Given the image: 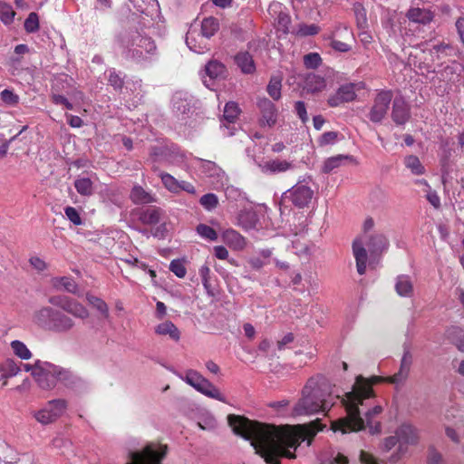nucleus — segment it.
<instances>
[{"instance_id": "obj_1", "label": "nucleus", "mask_w": 464, "mask_h": 464, "mask_svg": "<svg viewBox=\"0 0 464 464\" xmlns=\"http://www.w3.org/2000/svg\"><path fill=\"white\" fill-rule=\"evenodd\" d=\"M227 421L235 434L250 440L256 453L267 464H279L281 458L295 459L298 445L305 440L310 445L313 438L324 427L316 420L308 424L279 428L233 414L227 416Z\"/></svg>"}, {"instance_id": "obj_2", "label": "nucleus", "mask_w": 464, "mask_h": 464, "mask_svg": "<svg viewBox=\"0 0 464 464\" xmlns=\"http://www.w3.org/2000/svg\"><path fill=\"white\" fill-rule=\"evenodd\" d=\"M381 377L364 378L358 375L352 387L342 399L347 416L332 422V430L345 434L350 431L362 430L368 427L372 434L381 432V422L378 417L382 412L381 405H372L374 398L372 385L380 382Z\"/></svg>"}, {"instance_id": "obj_3", "label": "nucleus", "mask_w": 464, "mask_h": 464, "mask_svg": "<svg viewBox=\"0 0 464 464\" xmlns=\"http://www.w3.org/2000/svg\"><path fill=\"white\" fill-rule=\"evenodd\" d=\"M338 398L333 394L332 384L324 377H312L304 386L301 398L293 408V414L301 416L326 412Z\"/></svg>"}, {"instance_id": "obj_4", "label": "nucleus", "mask_w": 464, "mask_h": 464, "mask_svg": "<svg viewBox=\"0 0 464 464\" xmlns=\"http://www.w3.org/2000/svg\"><path fill=\"white\" fill-rule=\"evenodd\" d=\"M118 42L122 49V55L137 63L150 62L157 54L154 41L145 33L139 30H129L121 34Z\"/></svg>"}, {"instance_id": "obj_5", "label": "nucleus", "mask_w": 464, "mask_h": 464, "mask_svg": "<svg viewBox=\"0 0 464 464\" xmlns=\"http://www.w3.org/2000/svg\"><path fill=\"white\" fill-rule=\"evenodd\" d=\"M420 440L419 430L409 422L401 423L394 431V435L384 439L382 451L389 452L395 448L389 456L388 461L395 464L410 453V447L416 446Z\"/></svg>"}, {"instance_id": "obj_6", "label": "nucleus", "mask_w": 464, "mask_h": 464, "mask_svg": "<svg viewBox=\"0 0 464 464\" xmlns=\"http://www.w3.org/2000/svg\"><path fill=\"white\" fill-rule=\"evenodd\" d=\"M389 241L382 233H372L371 235H361L354 239L353 243V253L356 261V269L358 274L363 275L367 266L368 247L372 254L382 252L388 248Z\"/></svg>"}, {"instance_id": "obj_7", "label": "nucleus", "mask_w": 464, "mask_h": 464, "mask_svg": "<svg viewBox=\"0 0 464 464\" xmlns=\"http://www.w3.org/2000/svg\"><path fill=\"white\" fill-rule=\"evenodd\" d=\"M34 378L41 389L50 390L55 386L57 382H62L65 385L72 384L74 377L66 369L48 362L37 361L34 370Z\"/></svg>"}, {"instance_id": "obj_8", "label": "nucleus", "mask_w": 464, "mask_h": 464, "mask_svg": "<svg viewBox=\"0 0 464 464\" xmlns=\"http://www.w3.org/2000/svg\"><path fill=\"white\" fill-rule=\"evenodd\" d=\"M167 453V445L149 442L142 448L130 451L125 464H162Z\"/></svg>"}, {"instance_id": "obj_9", "label": "nucleus", "mask_w": 464, "mask_h": 464, "mask_svg": "<svg viewBox=\"0 0 464 464\" xmlns=\"http://www.w3.org/2000/svg\"><path fill=\"white\" fill-rule=\"evenodd\" d=\"M183 380L200 393L222 402L226 401L225 396L219 390L198 372L188 371Z\"/></svg>"}, {"instance_id": "obj_10", "label": "nucleus", "mask_w": 464, "mask_h": 464, "mask_svg": "<svg viewBox=\"0 0 464 464\" xmlns=\"http://www.w3.org/2000/svg\"><path fill=\"white\" fill-rule=\"evenodd\" d=\"M67 408L64 400L58 399L50 401L46 406L33 412L34 418L43 425H48L59 419Z\"/></svg>"}, {"instance_id": "obj_11", "label": "nucleus", "mask_w": 464, "mask_h": 464, "mask_svg": "<svg viewBox=\"0 0 464 464\" xmlns=\"http://www.w3.org/2000/svg\"><path fill=\"white\" fill-rule=\"evenodd\" d=\"M364 88L365 84L363 82L343 84L328 98V104L331 107H338L343 103L351 102L356 99L357 92Z\"/></svg>"}, {"instance_id": "obj_12", "label": "nucleus", "mask_w": 464, "mask_h": 464, "mask_svg": "<svg viewBox=\"0 0 464 464\" xmlns=\"http://www.w3.org/2000/svg\"><path fill=\"white\" fill-rule=\"evenodd\" d=\"M392 100L391 91H381L374 98L373 104L369 111V119L374 123L381 122L386 116Z\"/></svg>"}, {"instance_id": "obj_13", "label": "nucleus", "mask_w": 464, "mask_h": 464, "mask_svg": "<svg viewBox=\"0 0 464 464\" xmlns=\"http://www.w3.org/2000/svg\"><path fill=\"white\" fill-rule=\"evenodd\" d=\"M420 0H414L406 13L409 21L420 24H427L434 18V13L427 7L420 6Z\"/></svg>"}, {"instance_id": "obj_14", "label": "nucleus", "mask_w": 464, "mask_h": 464, "mask_svg": "<svg viewBox=\"0 0 464 464\" xmlns=\"http://www.w3.org/2000/svg\"><path fill=\"white\" fill-rule=\"evenodd\" d=\"M289 198L292 203L298 208L306 207L313 198V189L305 184H296L289 189Z\"/></svg>"}, {"instance_id": "obj_15", "label": "nucleus", "mask_w": 464, "mask_h": 464, "mask_svg": "<svg viewBox=\"0 0 464 464\" xmlns=\"http://www.w3.org/2000/svg\"><path fill=\"white\" fill-rule=\"evenodd\" d=\"M186 44L197 53H204L209 49L208 41L194 26H191L186 34Z\"/></svg>"}, {"instance_id": "obj_16", "label": "nucleus", "mask_w": 464, "mask_h": 464, "mask_svg": "<svg viewBox=\"0 0 464 464\" xmlns=\"http://www.w3.org/2000/svg\"><path fill=\"white\" fill-rule=\"evenodd\" d=\"M258 167L264 174H278L295 169V164L294 161L275 159L260 163Z\"/></svg>"}, {"instance_id": "obj_17", "label": "nucleus", "mask_w": 464, "mask_h": 464, "mask_svg": "<svg viewBox=\"0 0 464 464\" xmlns=\"http://www.w3.org/2000/svg\"><path fill=\"white\" fill-rule=\"evenodd\" d=\"M412 364V353L409 345L403 346V355L401 361L400 370L392 377L390 378V382L392 383H401L404 382L411 370Z\"/></svg>"}, {"instance_id": "obj_18", "label": "nucleus", "mask_w": 464, "mask_h": 464, "mask_svg": "<svg viewBox=\"0 0 464 464\" xmlns=\"http://www.w3.org/2000/svg\"><path fill=\"white\" fill-rule=\"evenodd\" d=\"M221 237L223 242L233 250L240 251L246 246V238L235 229H226Z\"/></svg>"}, {"instance_id": "obj_19", "label": "nucleus", "mask_w": 464, "mask_h": 464, "mask_svg": "<svg viewBox=\"0 0 464 464\" xmlns=\"http://www.w3.org/2000/svg\"><path fill=\"white\" fill-rule=\"evenodd\" d=\"M60 306L64 312L80 319H86L90 314L88 309L76 300L65 298Z\"/></svg>"}, {"instance_id": "obj_20", "label": "nucleus", "mask_w": 464, "mask_h": 464, "mask_svg": "<svg viewBox=\"0 0 464 464\" xmlns=\"http://www.w3.org/2000/svg\"><path fill=\"white\" fill-rule=\"evenodd\" d=\"M392 117L395 123L404 124L410 118V108L402 98L393 101Z\"/></svg>"}, {"instance_id": "obj_21", "label": "nucleus", "mask_w": 464, "mask_h": 464, "mask_svg": "<svg viewBox=\"0 0 464 464\" xmlns=\"http://www.w3.org/2000/svg\"><path fill=\"white\" fill-rule=\"evenodd\" d=\"M257 105L262 113L263 121L268 126L275 125L277 119V111L275 104L270 100L263 98L258 101Z\"/></svg>"}, {"instance_id": "obj_22", "label": "nucleus", "mask_w": 464, "mask_h": 464, "mask_svg": "<svg viewBox=\"0 0 464 464\" xmlns=\"http://www.w3.org/2000/svg\"><path fill=\"white\" fill-rule=\"evenodd\" d=\"M75 323L70 316L66 315L61 311L56 310L50 330L56 333H67L71 331Z\"/></svg>"}, {"instance_id": "obj_23", "label": "nucleus", "mask_w": 464, "mask_h": 464, "mask_svg": "<svg viewBox=\"0 0 464 464\" xmlns=\"http://www.w3.org/2000/svg\"><path fill=\"white\" fill-rule=\"evenodd\" d=\"M258 216L253 209H243L237 217V225L248 231L257 227Z\"/></svg>"}, {"instance_id": "obj_24", "label": "nucleus", "mask_w": 464, "mask_h": 464, "mask_svg": "<svg viewBox=\"0 0 464 464\" xmlns=\"http://www.w3.org/2000/svg\"><path fill=\"white\" fill-rule=\"evenodd\" d=\"M56 310L52 307H43L34 314V322L41 327L51 329Z\"/></svg>"}, {"instance_id": "obj_25", "label": "nucleus", "mask_w": 464, "mask_h": 464, "mask_svg": "<svg viewBox=\"0 0 464 464\" xmlns=\"http://www.w3.org/2000/svg\"><path fill=\"white\" fill-rule=\"evenodd\" d=\"M134 9L147 16H153L159 11L157 0H130Z\"/></svg>"}, {"instance_id": "obj_26", "label": "nucleus", "mask_w": 464, "mask_h": 464, "mask_svg": "<svg viewBox=\"0 0 464 464\" xmlns=\"http://www.w3.org/2000/svg\"><path fill=\"white\" fill-rule=\"evenodd\" d=\"M394 287L396 293L401 297H411L413 295V284L409 276H398Z\"/></svg>"}, {"instance_id": "obj_27", "label": "nucleus", "mask_w": 464, "mask_h": 464, "mask_svg": "<svg viewBox=\"0 0 464 464\" xmlns=\"http://www.w3.org/2000/svg\"><path fill=\"white\" fill-rule=\"evenodd\" d=\"M155 333L159 335L169 336L175 342L180 339V332L171 321H165L158 324L155 327Z\"/></svg>"}, {"instance_id": "obj_28", "label": "nucleus", "mask_w": 464, "mask_h": 464, "mask_svg": "<svg viewBox=\"0 0 464 464\" xmlns=\"http://www.w3.org/2000/svg\"><path fill=\"white\" fill-rule=\"evenodd\" d=\"M352 157L348 155H336L326 159L322 166L324 173H331L345 164L346 161L352 160Z\"/></svg>"}, {"instance_id": "obj_29", "label": "nucleus", "mask_w": 464, "mask_h": 464, "mask_svg": "<svg viewBox=\"0 0 464 464\" xmlns=\"http://www.w3.org/2000/svg\"><path fill=\"white\" fill-rule=\"evenodd\" d=\"M162 210L157 207H149L140 214V220L146 225H155L160 221Z\"/></svg>"}, {"instance_id": "obj_30", "label": "nucleus", "mask_w": 464, "mask_h": 464, "mask_svg": "<svg viewBox=\"0 0 464 464\" xmlns=\"http://www.w3.org/2000/svg\"><path fill=\"white\" fill-rule=\"evenodd\" d=\"M235 62L244 73H252L256 70L254 60L246 52L237 53Z\"/></svg>"}, {"instance_id": "obj_31", "label": "nucleus", "mask_w": 464, "mask_h": 464, "mask_svg": "<svg viewBox=\"0 0 464 464\" xmlns=\"http://www.w3.org/2000/svg\"><path fill=\"white\" fill-rule=\"evenodd\" d=\"M218 29L219 24L218 19L210 16L202 20L199 33L208 41Z\"/></svg>"}, {"instance_id": "obj_32", "label": "nucleus", "mask_w": 464, "mask_h": 464, "mask_svg": "<svg viewBox=\"0 0 464 464\" xmlns=\"http://www.w3.org/2000/svg\"><path fill=\"white\" fill-rule=\"evenodd\" d=\"M130 198L135 204H148L155 201V198L140 186H134L130 192Z\"/></svg>"}, {"instance_id": "obj_33", "label": "nucleus", "mask_w": 464, "mask_h": 464, "mask_svg": "<svg viewBox=\"0 0 464 464\" xmlns=\"http://www.w3.org/2000/svg\"><path fill=\"white\" fill-rule=\"evenodd\" d=\"M76 191L84 197H90L94 193L93 182L87 177H78L74 180Z\"/></svg>"}, {"instance_id": "obj_34", "label": "nucleus", "mask_w": 464, "mask_h": 464, "mask_svg": "<svg viewBox=\"0 0 464 464\" xmlns=\"http://www.w3.org/2000/svg\"><path fill=\"white\" fill-rule=\"evenodd\" d=\"M53 285L58 289L68 293L75 294L78 290L76 282L69 276L55 277L53 279Z\"/></svg>"}, {"instance_id": "obj_35", "label": "nucleus", "mask_w": 464, "mask_h": 464, "mask_svg": "<svg viewBox=\"0 0 464 464\" xmlns=\"http://www.w3.org/2000/svg\"><path fill=\"white\" fill-rule=\"evenodd\" d=\"M20 371L19 366L14 360L6 359L0 364L1 379H4V385H6V379L15 376Z\"/></svg>"}, {"instance_id": "obj_36", "label": "nucleus", "mask_w": 464, "mask_h": 464, "mask_svg": "<svg viewBox=\"0 0 464 464\" xmlns=\"http://www.w3.org/2000/svg\"><path fill=\"white\" fill-rule=\"evenodd\" d=\"M282 76L279 74L273 75L267 84L266 91L269 96L277 101L281 98Z\"/></svg>"}, {"instance_id": "obj_37", "label": "nucleus", "mask_w": 464, "mask_h": 464, "mask_svg": "<svg viewBox=\"0 0 464 464\" xmlns=\"http://www.w3.org/2000/svg\"><path fill=\"white\" fill-rule=\"evenodd\" d=\"M305 88L310 92H318L325 88V81L323 77L315 74L306 78Z\"/></svg>"}, {"instance_id": "obj_38", "label": "nucleus", "mask_w": 464, "mask_h": 464, "mask_svg": "<svg viewBox=\"0 0 464 464\" xmlns=\"http://www.w3.org/2000/svg\"><path fill=\"white\" fill-rule=\"evenodd\" d=\"M201 170L208 177L220 178L224 175L223 170L213 161L198 160Z\"/></svg>"}, {"instance_id": "obj_39", "label": "nucleus", "mask_w": 464, "mask_h": 464, "mask_svg": "<svg viewBox=\"0 0 464 464\" xmlns=\"http://www.w3.org/2000/svg\"><path fill=\"white\" fill-rule=\"evenodd\" d=\"M86 300L90 304H92L94 308H96L104 318H109V307L107 304L101 299L100 297H97L95 295L87 294Z\"/></svg>"}, {"instance_id": "obj_40", "label": "nucleus", "mask_w": 464, "mask_h": 464, "mask_svg": "<svg viewBox=\"0 0 464 464\" xmlns=\"http://www.w3.org/2000/svg\"><path fill=\"white\" fill-rule=\"evenodd\" d=\"M404 163L406 168H408L414 175H421L425 171L424 167L417 156L410 155L406 157Z\"/></svg>"}, {"instance_id": "obj_41", "label": "nucleus", "mask_w": 464, "mask_h": 464, "mask_svg": "<svg viewBox=\"0 0 464 464\" xmlns=\"http://www.w3.org/2000/svg\"><path fill=\"white\" fill-rule=\"evenodd\" d=\"M160 178L164 187L172 193H179L180 191L179 181L169 173L160 172Z\"/></svg>"}, {"instance_id": "obj_42", "label": "nucleus", "mask_w": 464, "mask_h": 464, "mask_svg": "<svg viewBox=\"0 0 464 464\" xmlns=\"http://www.w3.org/2000/svg\"><path fill=\"white\" fill-rule=\"evenodd\" d=\"M240 110L236 102H229L226 104L224 109V120L228 123L236 121L239 115Z\"/></svg>"}, {"instance_id": "obj_43", "label": "nucleus", "mask_w": 464, "mask_h": 464, "mask_svg": "<svg viewBox=\"0 0 464 464\" xmlns=\"http://www.w3.org/2000/svg\"><path fill=\"white\" fill-rule=\"evenodd\" d=\"M206 72L211 79H215L225 73V66L218 61H211L206 65Z\"/></svg>"}, {"instance_id": "obj_44", "label": "nucleus", "mask_w": 464, "mask_h": 464, "mask_svg": "<svg viewBox=\"0 0 464 464\" xmlns=\"http://www.w3.org/2000/svg\"><path fill=\"white\" fill-rule=\"evenodd\" d=\"M173 110L181 114H185L189 111V103L186 99H182L180 93H176L172 98Z\"/></svg>"}, {"instance_id": "obj_45", "label": "nucleus", "mask_w": 464, "mask_h": 464, "mask_svg": "<svg viewBox=\"0 0 464 464\" xmlns=\"http://www.w3.org/2000/svg\"><path fill=\"white\" fill-rule=\"evenodd\" d=\"M11 347H12L14 354L23 360H27L32 356V353L29 351V349L21 341H18V340L13 341L11 343Z\"/></svg>"}, {"instance_id": "obj_46", "label": "nucleus", "mask_w": 464, "mask_h": 464, "mask_svg": "<svg viewBox=\"0 0 464 464\" xmlns=\"http://www.w3.org/2000/svg\"><path fill=\"white\" fill-rule=\"evenodd\" d=\"M14 14L15 13L10 5L5 2H0V19L4 24H11L14 20Z\"/></svg>"}, {"instance_id": "obj_47", "label": "nucleus", "mask_w": 464, "mask_h": 464, "mask_svg": "<svg viewBox=\"0 0 464 464\" xmlns=\"http://www.w3.org/2000/svg\"><path fill=\"white\" fill-rule=\"evenodd\" d=\"M200 205L208 211H211L218 205V198L214 193L203 195L199 199Z\"/></svg>"}, {"instance_id": "obj_48", "label": "nucleus", "mask_w": 464, "mask_h": 464, "mask_svg": "<svg viewBox=\"0 0 464 464\" xmlns=\"http://www.w3.org/2000/svg\"><path fill=\"white\" fill-rule=\"evenodd\" d=\"M196 230L197 233L205 239H208L210 241H215L218 239V233L216 230L206 224H199Z\"/></svg>"}, {"instance_id": "obj_49", "label": "nucleus", "mask_w": 464, "mask_h": 464, "mask_svg": "<svg viewBox=\"0 0 464 464\" xmlns=\"http://www.w3.org/2000/svg\"><path fill=\"white\" fill-rule=\"evenodd\" d=\"M340 133L337 131H327L323 133L318 138V144L321 147H324L327 145H334L339 140Z\"/></svg>"}, {"instance_id": "obj_50", "label": "nucleus", "mask_w": 464, "mask_h": 464, "mask_svg": "<svg viewBox=\"0 0 464 464\" xmlns=\"http://www.w3.org/2000/svg\"><path fill=\"white\" fill-rule=\"evenodd\" d=\"M2 102L8 106H15L18 104L20 98L12 90L5 89L0 92Z\"/></svg>"}, {"instance_id": "obj_51", "label": "nucleus", "mask_w": 464, "mask_h": 464, "mask_svg": "<svg viewBox=\"0 0 464 464\" xmlns=\"http://www.w3.org/2000/svg\"><path fill=\"white\" fill-rule=\"evenodd\" d=\"M353 9L355 13L357 26L361 29H365L367 26V16L365 9L361 4H355Z\"/></svg>"}, {"instance_id": "obj_52", "label": "nucleus", "mask_w": 464, "mask_h": 464, "mask_svg": "<svg viewBox=\"0 0 464 464\" xmlns=\"http://www.w3.org/2000/svg\"><path fill=\"white\" fill-rule=\"evenodd\" d=\"M107 72L109 83L115 90H121L124 84L123 78L114 69H110Z\"/></svg>"}, {"instance_id": "obj_53", "label": "nucleus", "mask_w": 464, "mask_h": 464, "mask_svg": "<svg viewBox=\"0 0 464 464\" xmlns=\"http://www.w3.org/2000/svg\"><path fill=\"white\" fill-rule=\"evenodd\" d=\"M39 29V18L36 13H30L24 21V30L27 33H34Z\"/></svg>"}, {"instance_id": "obj_54", "label": "nucleus", "mask_w": 464, "mask_h": 464, "mask_svg": "<svg viewBox=\"0 0 464 464\" xmlns=\"http://www.w3.org/2000/svg\"><path fill=\"white\" fill-rule=\"evenodd\" d=\"M169 270L179 278H183L187 273L183 262L179 259H175L170 262Z\"/></svg>"}, {"instance_id": "obj_55", "label": "nucleus", "mask_w": 464, "mask_h": 464, "mask_svg": "<svg viewBox=\"0 0 464 464\" xmlns=\"http://www.w3.org/2000/svg\"><path fill=\"white\" fill-rule=\"evenodd\" d=\"M321 63L322 59L317 53H310L304 57V63L307 68L315 69Z\"/></svg>"}, {"instance_id": "obj_56", "label": "nucleus", "mask_w": 464, "mask_h": 464, "mask_svg": "<svg viewBox=\"0 0 464 464\" xmlns=\"http://www.w3.org/2000/svg\"><path fill=\"white\" fill-rule=\"evenodd\" d=\"M66 218L76 226L82 225V221L78 210L73 207H66L64 208Z\"/></svg>"}, {"instance_id": "obj_57", "label": "nucleus", "mask_w": 464, "mask_h": 464, "mask_svg": "<svg viewBox=\"0 0 464 464\" xmlns=\"http://www.w3.org/2000/svg\"><path fill=\"white\" fill-rule=\"evenodd\" d=\"M428 463L429 464H443L442 455L433 447L429 448Z\"/></svg>"}, {"instance_id": "obj_58", "label": "nucleus", "mask_w": 464, "mask_h": 464, "mask_svg": "<svg viewBox=\"0 0 464 464\" xmlns=\"http://www.w3.org/2000/svg\"><path fill=\"white\" fill-rule=\"evenodd\" d=\"M276 20H277V24L280 27V29L284 33H286L288 31V26L291 22L290 16L287 14L283 13L280 10Z\"/></svg>"}, {"instance_id": "obj_59", "label": "nucleus", "mask_w": 464, "mask_h": 464, "mask_svg": "<svg viewBox=\"0 0 464 464\" xmlns=\"http://www.w3.org/2000/svg\"><path fill=\"white\" fill-rule=\"evenodd\" d=\"M295 109L296 114L298 115V117L300 118L302 122L305 123L308 121V115L306 112V108H305L304 102L302 101L296 102L295 104Z\"/></svg>"}, {"instance_id": "obj_60", "label": "nucleus", "mask_w": 464, "mask_h": 464, "mask_svg": "<svg viewBox=\"0 0 464 464\" xmlns=\"http://www.w3.org/2000/svg\"><path fill=\"white\" fill-rule=\"evenodd\" d=\"M29 263L38 272H42L47 268L45 261L37 256H31Z\"/></svg>"}, {"instance_id": "obj_61", "label": "nucleus", "mask_w": 464, "mask_h": 464, "mask_svg": "<svg viewBox=\"0 0 464 464\" xmlns=\"http://www.w3.org/2000/svg\"><path fill=\"white\" fill-rule=\"evenodd\" d=\"M319 27L315 24H304L299 27L298 34L303 36L314 35L318 34Z\"/></svg>"}, {"instance_id": "obj_62", "label": "nucleus", "mask_w": 464, "mask_h": 464, "mask_svg": "<svg viewBox=\"0 0 464 464\" xmlns=\"http://www.w3.org/2000/svg\"><path fill=\"white\" fill-rule=\"evenodd\" d=\"M426 198L428 201L436 208H439L440 207V199L438 196L437 192L434 190H431L430 188L427 191Z\"/></svg>"}, {"instance_id": "obj_63", "label": "nucleus", "mask_w": 464, "mask_h": 464, "mask_svg": "<svg viewBox=\"0 0 464 464\" xmlns=\"http://www.w3.org/2000/svg\"><path fill=\"white\" fill-rule=\"evenodd\" d=\"M52 101L55 104H63L64 107L68 110H72L73 106L72 104L63 95L60 94H53L52 96Z\"/></svg>"}, {"instance_id": "obj_64", "label": "nucleus", "mask_w": 464, "mask_h": 464, "mask_svg": "<svg viewBox=\"0 0 464 464\" xmlns=\"http://www.w3.org/2000/svg\"><path fill=\"white\" fill-rule=\"evenodd\" d=\"M360 459L362 464H378L375 458L365 451H361Z\"/></svg>"}]
</instances>
